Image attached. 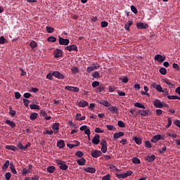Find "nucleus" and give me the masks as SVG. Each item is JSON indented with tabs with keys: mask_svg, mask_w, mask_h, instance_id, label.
<instances>
[{
	"mask_svg": "<svg viewBox=\"0 0 180 180\" xmlns=\"http://www.w3.org/2000/svg\"><path fill=\"white\" fill-rule=\"evenodd\" d=\"M117 178H118V179H124V178H126V175L124 173L123 174H116Z\"/></svg>",
	"mask_w": 180,
	"mask_h": 180,
	"instance_id": "58836bf2",
	"label": "nucleus"
},
{
	"mask_svg": "<svg viewBox=\"0 0 180 180\" xmlns=\"http://www.w3.org/2000/svg\"><path fill=\"white\" fill-rule=\"evenodd\" d=\"M101 27H108V25H109V23L106 21H103L101 22Z\"/></svg>",
	"mask_w": 180,
	"mask_h": 180,
	"instance_id": "bf43d9fd",
	"label": "nucleus"
},
{
	"mask_svg": "<svg viewBox=\"0 0 180 180\" xmlns=\"http://www.w3.org/2000/svg\"><path fill=\"white\" fill-rule=\"evenodd\" d=\"M153 106H155V108H158L159 109H162V102H161V100L160 99H155L153 102Z\"/></svg>",
	"mask_w": 180,
	"mask_h": 180,
	"instance_id": "0eeeda50",
	"label": "nucleus"
},
{
	"mask_svg": "<svg viewBox=\"0 0 180 180\" xmlns=\"http://www.w3.org/2000/svg\"><path fill=\"white\" fill-rule=\"evenodd\" d=\"M30 108L32 110H39L40 109V106L36 104L30 105Z\"/></svg>",
	"mask_w": 180,
	"mask_h": 180,
	"instance_id": "2f4dec72",
	"label": "nucleus"
},
{
	"mask_svg": "<svg viewBox=\"0 0 180 180\" xmlns=\"http://www.w3.org/2000/svg\"><path fill=\"white\" fill-rule=\"evenodd\" d=\"M172 67L174 70H176V71H179L180 70V68H179V65H178V63H174L172 65Z\"/></svg>",
	"mask_w": 180,
	"mask_h": 180,
	"instance_id": "4d7b16f0",
	"label": "nucleus"
},
{
	"mask_svg": "<svg viewBox=\"0 0 180 180\" xmlns=\"http://www.w3.org/2000/svg\"><path fill=\"white\" fill-rule=\"evenodd\" d=\"M11 174L10 172H6L5 174V178H6V180L11 179Z\"/></svg>",
	"mask_w": 180,
	"mask_h": 180,
	"instance_id": "69168bd1",
	"label": "nucleus"
},
{
	"mask_svg": "<svg viewBox=\"0 0 180 180\" xmlns=\"http://www.w3.org/2000/svg\"><path fill=\"white\" fill-rule=\"evenodd\" d=\"M59 44L60 46H68L70 44V39L59 37Z\"/></svg>",
	"mask_w": 180,
	"mask_h": 180,
	"instance_id": "20e7f679",
	"label": "nucleus"
},
{
	"mask_svg": "<svg viewBox=\"0 0 180 180\" xmlns=\"http://www.w3.org/2000/svg\"><path fill=\"white\" fill-rule=\"evenodd\" d=\"M101 136L99 134H95L94 138L92 139L91 142L94 146H98L99 143H101Z\"/></svg>",
	"mask_w": 180,
	"mask_h": 180,
	"instance_id": "39448f33",
	"label": "nucleus"
},
{
	"mask_svg": "<svg viewBox=\"0 0 180 180\" xmlns=\"http://www.w3.org/2000/svg\"><path fill=\"white\" fill-rule=\"evenodd\" d=\"M54 77V75H53V73H49L47 75H46V79H50L51 81H53V77Z\"/></svg>",
	"mask_w": 180,
	"mask_h": 180,
	"instance_id": "8fccbe9b",
	"label": "nucleus"
},
{
	"mask_svg": "<svg viewBox=\"0 0 180 180\" xmlns=\"http://www.w3.org/2000/svg\"><path fill=\"white\" fill-rule=\"evenodd\" d=\"M93 78H100L101 76H99V72L96 71L94 73L92 74Z\"/></svg>",
	"mask_w": 180,
	"mask_h": 180,
	"instance_id": "6e6d98bb",
	"label": "nucleus"
},
{
	"mask_svg": "<svg viewBox=\"0 0 180 180\" xmlns=\"http://www.w3.org/2000/svg\"><path fill=\"white\" fill-rule=\"evenodd\" d=\"M53 77H55V78H57L58 79H64V78H65V76H64L58 71L53 72Z\"/></svg>",
	"mask_w": 180,
	"mask_h": 180,
	"instance_id": "1a4fd4ad",
	"label": "nucleus"
},
{
	"mask_svg": "<svg viewBox=\"0 0 180 180\" xmlns=\"http://www.w3.org/2000/svg\"><path fill=\"white\" fill-rule=\"evenodd\" d=\"M159 71L162 75H165L167 74V69L165 68H161Z\"/></svg>",
	"mask_w": 180,
	"mask_h": 180,
	"instance_id": "ea45409f",
	"label": "nucleus"
},
{
	"mask_svg": "<svg viewBox=\"0 0 180 180\" xmlns=\"http://www.w3.org/2000/svg\"><path fill=\"white\" fill-rule=\"evenodd\" d=\"M106 128L108 129V130H110V131H112V130L116 131V127H115L113 125H106Z\"/></svg>",
	"mask_w": 180,
	"mask_h": 180,
	"instance_id": "5fc2aeb1",
	"label": "nucleus"
},
{
	"mask_svg": "<svg viewBox=\"0 0 180 180\" xmlns=\"http://www.w3.org/2000/svg\"><path fill=\"white\" fill-rule=\"evenodd\" d=\"M57 147L59 148H64L65 147V143L63 140H59L57 142Z\"/></svg>",
	"mask_w": 180,
	"mask_h": 180,
	"instance_id": "a211bd4d",
	"label": "nucleus"
},
{
	"mask_svg": "<svg viewBox=\"0 0 180 180\" xmlns=\"http://www.w3.org/2000/svg\"><path fill=\"white\" fill-rule=\"evenodd\" d=\"M167 98L168 99H170V100L175 101L176 99H178V101H180V97L178 96H168Z\"/></svg>",
	"mask_w": 180,
	"mask_h": 180,
	"instance_id": "c9c22d12",
	"label": "nucleus"
},
{
	"mask_svg": "<svg viewBox=\"0 0 180 180\" xmlns=\"http://www.w3.org/2000/svg\"><path fill=\"white\" fill-rule=\"evenodd\" d=\"M6 150H11V151H16L18 150V148L15 146H6Z\"/></svg>",
	"mask_w": 180,
	"mask_h": 180,
	"instance_id": "c85d7f7f",
	"label": "nucleus"
},
{
	"mask_svg": "<svg viewBox=\"0 0 180 180\" xmlns=\"http://www.w3.org/2000/svg\"><path fill=\"white\" fill-rule=\"evenodd\" d=\"M165 84H167V85H168V86H169V88L170 89H174V84H172V83H171L170 82H169V80H168V79H165Z\"/></svg>",
	"mask_w": 180,
	"mask_h": 180,
	"instance_id": "c756f323",
	"label": "nucleus"
},
{
	"mask_svg": "<svg viewBox=\"0 0 180 180\" xmlns=\"http://www.w3.org/2000/svg\"><path fill=\"white\" fill-rule=\"evenodd\" d=\"M10 169L13 174H18V172H16V169H15V166H13V164H10Z\"/></svg>",
	"mask_w": 180,
	"mask_h": 180,
	"instance_id": "72a5a7b5",
	"label": "nucleus"
},
{
	"mask_svg": "<svg viewBox=\"0 0 180 180\" xmlns=\"http://www.w3.org/2000/svg\"><path fill=\"white\" fill-rule=\"evenodd\" d=\"M56 162L58 165H59V168L60 169H62V171H67V169H68V165L65 164V162L61 160H56Z\"/></svg>",
	"mask_w": 180,
	"mask_h": 180,
	"instance_id": "f257e3e1",
	"label": "nucleus"
},
{
	"mask_svg": "<svg viewBox=\"0 0 180 180\" xmlns=\"http://www.w3.org/2000/svg\"><path fill=\"white\" fill-rule=\"evenodd\" d=\"M108 110H110V112L112 115H116V114L119 113V108H117V107H116V106L112 105V104H110V106H108Z\"/></svg>",
	"mask_w": 180,
	"mask_h": 180,
	"instance_id": "7ed1b4c3",
	"label": "nucleus"
},
{
	"mask_svg": "<svg viewBox=\"0 0 180 180\" xmlns=\"http://www.w3.org/2000/svg\"><path fill=\"white\" fill-rule=\"evenodd\" d=\"M55 58H60L63 56V51L61 49H56L54 51Z\"/></svg>",
	"mask_w": 180,
	"mask_h": 180,
	"instance_id": "9b49d317",
	"label": "nucleus"
},
{
	"mask_svg": "<svg viewBox=\"0 0 180 180\" xmlns=\"http://www.w3.org/2000/svg\"><path fill=\"white\" fill-rule=\"evenodd\" d=\"M30 172V170L29 169L24 168L23 170H22V174L23 176L27 175V174H29Z\"/></svg>",
	"mask_w": 180,
	"mask_h": 180,
	"instance_id": "3c124183",
	"label": "nucleus"
},
{
	"mask_svg": "<svg viewBox=\"0 0 180 180\" xmlns=\"http://www.w3.org/2000/svg\"><path fill=\"white\" fill-rule=\"evenodd\" d=\"M150 114V110H142V113H141V116H143V117H146V116H148Z\"/></svg>",
	"mask_w": 180,
	"mask_h": 180,
	"instance_id": "f704fd0d",
	"label": "nucleus"
},
{
	"mask_svg": "<svg viewBox=\"0 0 180 180\" xmlns=\"http://www.w3.org/2000/svg\"><path fill=\"white\" fill-rule=\"evenodd\" d=\"M46 169L49 172V174H53L56 171V167L49 166Z\"/></svg>",
	"mask_w": 180,
	"mask_h": 180,
	"instance_id": "bb28decb",
	"label": "nucleus"
},
{
	"mask_svg": "<svg viewBox=\"0 0 180 180\" xmlns=\"http://www.w3.org/2000/svg\"><path fill=\"white\" fill-rule=\"evenodd\" d=\"M155 60L158 61V63H164L165 61V56L158 54L155 56Z\"/></svg>",
	"mask_w": 180,
	"mask_h": 180,
	"instance_id": "9d476101",
	"label": "nucleus"
},
{
	"mask_svg": "<svg viewBox=\"0 0 180 180\" xmlns=\"http://www.w3.org/2000/svg\"><path fill=\"white\" fill-rule=\"evenodd\" d=\"M75 155L77 157H79V158H82L84 157V153H82V151H77L76 152Z\"/></svg>",
	"mask_w": 180,
	"mask_h": 180,
	"instance_id": "37998d69",
	"label": "nucleus"
},
{
	"mask_svg": "<svg viewBox=\"0 0 180 180\" xmlns=\"http://www.w3.org/2000/svg\"><path fill=\"white\" fill-rule=\"evenodd\" d=\"M22 101L24 102V105L25 106V108H27L29 106V103H30V101L26 98H23Z\"/></svg>",
	"mask_w": 180,
	"mask_h": 180,
	"instance_id": "09e8293b",
	"label": "nucleus"
},
{
	"mask_svg": "<svg viewBox=\"0 0 180 180\" xmlns=\"http://www.w3.org/2000/svg\"><path fill=\"white\" fill-rule=\"evenodd\" d=\"M85 172H89V174H95L96 172V169L94 167H87L84 168Z\"/></svg>",
	"mask_w": 180,
	"mask_h": 180,
	"instance_id": "6ab92c4d",
	"label": "nucleus"
},
{
	"mask_svg": "<svg viewBox=\"0 0 180 180\" xmlns=\"http://www.w3.org/2000/svg\"><path fill=\"white\" fill-rule=\"evenodd\" d=\"M143 89H144L145 91H141V94L142 95H146L147 96H150V94L147 93V91H148V87L147 86H144Z\"/></svg>",
	"mask_w": 180,
	"mask_h": 180,
	"instance_id": "a878e982",
	"label": "nucleus"
},
{
	"mask_svg": "<svg viewBox=\"0 0 180 180\" xmlns=\"http://www.w3.org/2000/svg\"><path fill=\"white\" fill-rule=\"evenodd\" d=\"M52 130H53V132L57 134L60 130V123H54L52 127Z\"/></svg>",
	"mask_w": 180,
	"mask_h": 180,
	"instance_id": "f8f14e48",
	"label": "nucleus"
},
{
	"mask_svg": "<svg viewBox=\"0 0 180 180\" xmlns=\"http://www.w3.org/2000/svg\"><path fill=\"white\" fill-rule=\"evenodd\" d=\"M117 124L119 127H124V126H126L124 122H123L122 121H118Z\"/></svg>",
	"mask_w": 180,
	"mask_h": 180,
	"instance_id": "e2e57ef3",
	"label": "nucleus"
},
{
	"mask_svg": "<svg viewBox=\"0 0 180 180\" xmlns=\"http://www.w3.org/2000/svg\"><path fill=\"white\" fill-rule=\"evenodd\" d=\"M86 71H87V72H92V71H95L94 65L88 67L86 68Z\"/></svg>",
	"mask_w": 180,
	"mask_h": 180,
	"instance_id": "13d9d810",
	"label": "nucleus"
},
{
	"mask_svg": "<svg viewBox=\"0 0 180 180\" xmlns=\"http://www.w3.org/2000/svg\"><path fill=\"white\" fill-rule=\"evenodd\" d=\"M156 90L158 91V92H164V90H162V86H161V84H157Z\"/></svg>",
	"mask_w": 180,
	"mask_h": 180,
	"instance_id": "49530a36",
	"label": "nucleus"
},
{
	"mask_svg": "<svg viewBox=\"0 0 180 180\" xmlns=\"http://www.w3.org/2000/svg\"><path fill=\"white\" fill-rule=\"evenodd\" d=\"M123 136H124V132L120 131V132L114 134L113 139H114V140H117V139H120V137H123Z\"/></svg>",
	"mask_w": 180,
	"mask_h": 180,
	"instance_id": "4468645a",
	"label": "nucleus"
},
{
	"mask_svg": "<svg viewBox=\"0 0 180 180\" xmlns=\"http://www.w3.org/2000/svg\"><path fill=\"white\" fill-rule=\"evenodd\" d=\"M46 32L47 33H53V32H54V28L47 26L46 27Z\"/></svg>",
	"mask_w": 180,
	"mask_h": 180,
	"instance_id": "603ef678",
	"label": "nucleus"
},
{
	"mask_svg": "<svg viewBox=\"0 0 180 180\" xmlns=\"http://www.w3.org/2000/svg\"><path fill=\"white\" fill-rule=\"evenodd\" d=\"M77 162L79 165H85V163L86 162V160H85V158H82L81 159L77 160Z\"/></svg>",
	"mask_w": 180,
	"mask_h": 180,
	"instance_id": "393cba45",
	"label": "nucleus"
},
{
	"mask_svg": "<svg viewBox=\"0 0 180 180\" xmlns=\"http://www.w3.org/2000/svg\"><path fill=\"white\" fill-rule=\"evenodd\" d=\"M145 146L147 148H151V143L149 141H145Z\"/></svg>",
	"mask_w": 180,
	"mask_h": 180,
	"instance_id": "052dcab7",
	"label": "nucleus"
},
{
	"mask_svg": "<svg viewBox=\"0 0 180 180\" xmlns=\"http://www.w3.org/2000/svg\"><path fill=\"white\" fill-rule=\"evenodd\" d=\"M9 115H11V116H15V115H16V111L12 110V107H9Z\"/></svg>",
	"mask_w": 180,
	"mask_h": 180,
	"instance_id": "de8ad7c7",
	"label": "nucleus"
},
{
	"mask_svg": "<svg viewBox=\"0 0 180 180\" xmlns=\"http://www.w3.org/2000/svg\"><path fill=\"white\" fill-rule=\"evenodd\" d=\"M48 41H49L50 43H54L56 41H57V38L54 37H49L47 39Z\"/></svg>",
	"mask_w": 180,
	"mask_h": 180,
	"instance_id": "e433bc0d",
	"label": "nucleus"
},
{
	"mask_svg": "<svg viewBox=\"0 0 180 180\" xmlns=\"http://www.w3.org/2000/svg\"><path fill=\"white\" fill-rule=\"evenodd\" d=\"M131 12H133V13H134L135 15L137 14V8H136V6H131Z\"/></svg>",
	"mask_w": 180,
	"mask_h": 180,
	"instance_id": "864d4df0",
	"label": "nucleus"
},
{
	"mask_svg": "<svg viewBox=\"0 0 180 180\" xmlns=\"http://www.w3.org/2000/svg\"><path fill=\"white\" fill-rule=\"evenodd\" d=\"M102 155V152L101 150H94L91 153V157L93 158H98V157H101Z\"/></svg>",
	"mask_w": 180,
	"mask_h": 180,
	"instance_id": "ddd939ff",
	"label": "nucleus"
},
{
	"mask_svg": "<svg viewBox=\"0 0 180 180\" xmlns=\"http://www.w3.org/2000/svg\"><path fill=\"white\" fill-rule=\"evenodd\" d=\"M167 122H168V124L166 125L167 129H168L169 127H171L172 124V120H171V117H168Z\"/></svg>",
	"mask_w": 180,
	"mask_h": 180,
	"instance_id": "a18cd8bd",
	"label": "nucleus"
},
{
	"mask_svg": "<svg viewBox=\"0 0 180 180\" xmlns=\"http://www.w3.org/2000/svg\"><path fill=\"white\" fill-rule=\"evenodd\" d=\"M37 116H39V114H37V112H33L30 115V119L31 120H36V119H37Z\"/></svg>",
	"mask_w": 180,
	"mask_h": 180,
	"instance_id": "cd10ccee",
	"label": "nucleus"
},
{
	"mask_svg": "<svg viewBox=\"0 0 180 180\" xmlns=\"http://www.w3.org/2000/svg\"><path fill=\"white\" fill-rule=\"evenodd\" d=\"M133 140L135 141L136 144H138V146H140V144H141V141H143L141 138H139L137 136H134Z\"/></svg>",
	"mask_w": 180,
	"mask_h": 180,
	"instance_id": "4be33fe9",
	"label": "nucleus"
},
{
	"mask_svg": "<svg viewBox=\"0 0 180 180\" xmlns=\"http://www.w3.org/2000/svg\"><path fill=\"white\" fill-rule=\"evenodd\" d=\"M161 135H155L152 139H151V143H157V141H159V140H161Z\"/></svg>",
	"mask_w": 180,
	"mask_h": 180,
	"instance_id": "f3484780",
	"label": "nucleus"
},
{
	"mask_svg": "<svg viewBox=\"0 0 180 180\" xmlns=\"http://www.w3.org/2000/svg\"><path fill=\"white\" fill-rule=\"evenodd\" d=\"M137 29H147L148 27V25L144 24L143 22H138L136 24Z\"/></svg>",
	"mask_w": 180,
	"mask_h": 180,
	"instance_id": "2eb2a0df",
	"label": "nucleus"
},
{
	"mask_svg": "<svg viewBox=\"0 0 180 180\" xmlns=\"http://www.w3.org/2000/svg\"><path fill=\"white\" fill-rule=\"evenodd\" d=\"M9 167V160H6L4 165L2 166L3 169H8V167Z\"/></svg>",
	"mask_w": 180,
	"mask_h": 180,
	"instance_id": "79ce46f5",
	"label": "nucleus"
},
{
	"mask_svg": "<svg viewBox=\"0 0 180 180\" xmlns=\"http://www.w3.org/2000/svg\"><path fill=\"white\" fill-rule=\"evenodd\" d=\"M174 124H176V126H177V127L180 128V120H176L174 121Z\"/></svg>",
	"mask_w": 180,
	"mask_h": 180,
	"instance_id": "774afa93",
	"label": "nucleus"
},
{
	"mask_svg": "<svg viewBox=\"0 0 180 180\" xmlns=\"http://www.w3.org/2000/svg\"><path fill=\"white\" fill-rule=\"evenodd\" d=\"M99 105H103V106L108 108L110 106V103L107 101H99Z\"/></svg>",
	"mask_w": 180,
	"mask_h": 180,
	"instance_id": "aec40b11",
	"label": "nucleus"
},
{
	"mask_svg": "<svg viewBox=\"0 0 180 180\" xmlns=\"http://www.w3.org/2000/svg\"><path fill=\"white\" fill-rule=\"evenodd\" d=\"M65 50H68V51H78V46L75 44L69 45L65 47Z\"/></svg>",
	"mask_w": 180,
	"mask_h": 180,
	"instance_id": "423d86ee",
	"label": "nucleus"
},
{
	"mask_svg": "<svg viewBox=\"0 0 180 180\" xmlns=\"http://www.w3.org/2000/svg\"><path fill=\"white\" fill-rule=\"evenodd\" d=\"M30 46L32 49H36V47H37V42L35 41H32L30 44Z\"/></svg>",
	"mask_w": 180,
	"mask_h": 180,
	"instance_id": "473e14b6",
	"label": "nucleus"
},
{
	"mask_svg": "<svg viewBox=\"0 0 180 180\" xmlns=\"http://www.w3.org/2000/svg\"><path fill=\"white\" fill-rule=\"evenodd\" d=\"M6 43H8V40L4 37H0V44H6Z\"/></svg>",
	"mask_w": 180,
	"mask_h": 180,
	"instance_id": "4c0bfd02",
	"label": "nucleus"
},
{
	"mask_svg": "<svg viewBox=\"0 0 180 180\" xmlns=\"http://www.w3.org/2000/svg\"><path fill=\"white\" fill-rule=\"evenodd\" d=\"M71 70H72V74H77L79 71L77 67H74Z\"/></svg>",
	"mask_w": 180,
	"mask_h": 180,
	"instance_id": "680f3d73",
	"label": "nucleus"
},
{
	"mask_svg": "<svg viewBox=\"0 0 180 180\" xmlns=\"http://www.w3.org/2000/svg\"><path fill=\"white\" fill-rule=\"evenodd\" d=\"M18 147L22 151H26V147L25 146H23V144H22V143H18Z\"/></svg>",
	"mask_w": 180,
	"mask_h": 180,
	"instance_id": "a19ab883",
	"label": "nucleus"
},
{
	"mask_svg": "<svg viewBox=\"0 0 180 180\" xmlns=\"http://www.w3.org/2000/svg\"><path fill=\"white\" fill-rule=\"evenodd\" d=\"M146 160L148 162H153V161H155V155L146 156Z\"/></svg>",
	"mask_w": 180,
	"mask_h": 180,
	"instance_id": "412c9836",
	"label": "nucleus"
},
{
	"mask_svg": "<svg viewBox=\"0 0 180 180\" xmlns=\"http://www.w3.org/2000/svg\"><path fill=\"white\" fill-rule=\"evenodd\" d=\"M105 91V86L103 84H100L98 87L96 88V92H103Z\"/></svg>",
	"mask_w": 180,
	"mask_h": 180,
	"instance_id": "b1692460",
	"label": "nucleus"
},
{
	"mask_svg": "<svg viewBox=\"0 0 180 180\" xmlns=\"http://www.w3.org/2000/svg\"><path fill=\"white\" fill-rule=\"evenodd\" d=\"M101 146V151L103 154H105L106 151H108V142L105 140H101L100 143Z\"/></svg>",
	"mask_w": 180,
	"mask_h": 180,
	"instance_id": "f03ea898",
	"label": "nucleus"
},
{
	"mask_svg": "<svg viewBox=\"0 0 180 180\" xmlns=\"http://www.w3.org/2000/svg\"><path fill=\"white\" fill-rule=\"evenodd\" d=\"M78 105L80 108H85V106H88V105H89V103H88L86 101L84 100H82L79 102L77 103Z\"/></svg>",
	"mask_w": 180,
	"mask_h": 180,
	"instance_id": "dca6fc26",
	"label": "nucleus"
},
{
	"mask_svg": "<svg viewBox=\"0 0 180 180\" xmlns=\"http://www.w3.org/2000/svg\"><path fill=\"white\" fill-rule=\"evenodd\" d=\"M5 123H6V124H8V126H11V127H12V129H13V127H16V124H15V122L11 121L9 120H6Z\"/></svg>",
	"mask_w": 180,
	"mask_h": 180,
	"instance_id": "5701e85b",
	"label": "nucleus"
},
{
	"mask_svg": "<svg viewBox=\"0 0 180 180\" xmlns=\"http://www.w3.org/2000/svg\"><path fill=\"white\" fill-rule=\"evenodd\" d=\"M102 180H110V174H107V175L104 176L103 177Z\"/></svg>",
	"mask_w": 180,
	"mask_h": 180,
	"instance_id": "338daca9",
	"label": "nucleus"
},
{
	"mask_svg": "<svg viewBox=\"0 0 180 180\" xmlns=\"http://www.w3.org/2000/svg\"><path fill=\"white\" fill-rule=\"evenodd\" d=\"M134 106L136 108H139V109H146V106H144L141 103H136Z\"/></svg>",
	"mask_w": 180,
	"mask_h": 180,
	"instance_id": "7c9ffc66",
	"label": "nucleus"
},
{
	"mask_svg": "<svg viewBox=\"0 0 180 180\" xmlns=\"http://www.w3.org/2000/svg\"><path fill=\"white\" fill-rule=\"evenodd\" d=\"M96 86H99V82L95 81L92 83V87L96 88Z\"/></svg>",
	"mask_w": 180,
	"mask_h": 180,
	"instance_id": "0e129e2a",
	"label": "nucleus"
},
{
	"mask_svg": "<svg viewBox=\"0 0 180 180\" xmlns=\"http://www.w3.org/2000/svg\"><path fill=\"white\" fill-rule=\"evenodd\" d=\"M65 89L66 91H70V92H79V88L72 86H66Z\"/></svg>",
	"mask_w": 180,
	"mask_h": 180,
	"instance_id": "6e6552de",
	"label": "nucleus"
},
{
	"mask_svg": "<svg viewBox=\"0 0 180 180\" xmlns=\"http://www.w3.org/2000/svg\"><path fill=\"white\" fill-rule=\"evenodd\" d=\"M132 162H133L134 164H141V162L140 161V159H139V158H134L132 159Z\"/></svg>",
	"mask_w": 180,
	"mask_h": 180,
	"instance_id": "c03bdc74",
	"label": "nucleus"
}]
</instances>
